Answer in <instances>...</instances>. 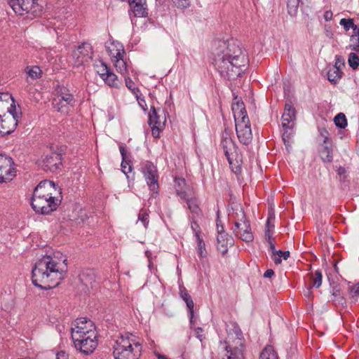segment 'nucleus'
Listing matches in <instances>:
<instances>
[{
  "mask_svg": "<svg viewBox=\"0 0 359 359\" xmlns=\"http://www.w3.org/2000/svg\"><path fill=\"white\" fill-rule=\"evenodd\" d=\"M213 63L226 79H234L246 69L248 59L241 43L235 39L219 41L213 52Z\"/></svg>",
  "mask_w": 359,
  "mask_h": 359,
  "instance_id": "nucleus-1",
  "label": "nucleus"
},
{
  "mask_svg": "<svg viewBox=\"0 0 359 359\" xmlns=\"http://www.w3.org/2000/svg\"><path fill=\"white\" fill-rule=\"evenodd\" d=\"M67 272V259L62 255L45 256L32 269V283L36 287L48 290L57 286Z\"/></svg>",
  "mask_w": 359,
  "mask_h": 359,
  "instance_id": "nucleus-2",
  "label": "nucleus"
},
{
  "mask_svg": "<svg viewBox=\"0 0 359 359\" xmlns=\"http://www.w3.org/2000/svg\"><path fill=\"white\" fill-rule=\"evenodd\" d=\"M75 348L86 355L92 353L97 346V333L90 320L76 319L71 328Z\"/></svg>",
  "mask_w": 359,
  "mask_h": 359,
  "instance_id": "nucleus-3",
  "label": "nucleus"
},
{
  "mask_svg": "<svg viewBox=\"0 0 359 359\" xmlns=\"http://www.w3.org/2000/svg\"><path fill=\"white\" fill-rule=\"evenodd\" d=\"M14 102L10 94H0V134L1 135L13 133L21 118L20 109L19 107H16Z\"/></svg>",
  "mask_w": 359,
  "mask_h": 359,
  "instance_id": "nucleus-4",
  "label": "nucleus"
},
{
  "mask_svg": "<svg viewBox=\"0 0 359 359\" xmlns=\"http://www.w3.org/2000/svg\"><path fill=\"white\" fill-rule=\"evenodd\" d=\"M142 350L141 339L132 333L120 334L114 339L113 355L115 359H139Z\"/></svg>",
  "mask_w": 359,
  "mask_h": 359,
  "instance_id": "nucleus-5",
  "label": "nucleus"
},
{
  "mask_svg": "<svg viewBox=\"0 0 359 359\" xmlns=\"http://www.w3.org/2000/svg\"><path fill=\"white\" fill-rule=\"evenodd\" d=\"M231 108L235 119L238 139L241 144L248 145L252 140V133L244 103L238 101L233 103Z\"/></svg>",
  "mask_w": 359,
  "mask_h": 359,
  "instance_id": "nucleus-6",
  "label": "nucleus"
},
{
  "mask_svg": "<svg viewBox=\"0 0 359 359\" xmlns=\"http://www.w3.org/2000/svg\"><path fill=\"white\" fill-rule=\"evenodd\" d=\"M221 147L231 165L239 166L242 162V154L231 137L230 130L225 129L222 135Z\"/></svg>",
  "mask_w": 359,
  "mask_h": 359,
  "instance_id": "nucleus-7",
  "label": "nucleus"
},
{
  "mask_svg": "<svg viewBox=\"0 0 359 359\" xmlns=\"http://www.w3.org/2000/svg\"><path fill=\"white\" fill-rule=\"evenodd\" d=\"M60 199L48 198V196H32L31 205L35 212L41 214H49L55 210Z\"/></svg>",
  "mask_w": 359,
  "mask_h": 359,
  "instance_id": "nucleus-8",
  "label": "nucleus"
},
{
  "mask_svg": "<svg viewBox=\"0 0 359 359\" xmlns=\"http://www.w3.org/2000/svg\"><path fill=\"white\" fill-rule=\"evenodd\" d=\"M32 196H48V198L60 199V188L55 184L53 181H41L35 188Z\"/></svg>",
  "mask_w": 359,
  "mask_h": 359,
  "instance_id": "nucleus-9",
  "label": "nucleus"
},
{
  "mask_svg": "<svg viewBox=\"0 0 359 359\" xmlns=\"http://www.w3.org/2000/svg\"><path fill=\"white\" fill-rule=\"evenodd\" d=\"M74 103L75 100L73 95L65 87L60 88L53 100V107L60 112L67 111L68 107H73Z\"/></svg>",
  "mask_w": 359,
  "mask_h": 359,
  "instance_id": "nucleus-10",
  "label": "nucleus"
},
{
  "mask_svg": "<svg viewBox=\"0 0 359 359\" xmlns=\"http://www.w3.org/2000/svg\"><path fill=\"white\" fill-rule=\"evenodd\" d=\"M92 55L93 48L91 45L88 43H83L73 51V65L76 67L84 65L92 59Z\"/></svg>",
  "mask_w": 359,
  "mask_h": 359,
  "instance_id": "nucleus-11",
  "label": "nucleus"
},
{
  "mask_svg": "<svg viewBox=\"0 0 359 359\" xmlns=\"http://www.w3.org/2000/svg\"><path fill=\"white\" fill-rule=\"evenodd\" d=\"M141 171L151 191H156L158 189V175L156 167L149 161L142 163Z\"/></svg>",
  "mask_w": 359,
  "mask_h": 359,
  "instance_id": "nucleus-12",
  "label": "nucleus"
},
{
  "mask_svg": "<svg viewBox=\"0 0 359 359\" xmlns=\"http://www.w3.org/2000/svg\"><path fill=\"white\" fill-rule=\"evenodd\" d=\"M36 1V0H8V2L15 13L23 15L26 13H34L37 11L39 6Z\"/></svg>",
  "mask_w": 359,
  "mask_h": 359,
  "instance_id": "nucleus-13",
  "label": "nucleus"
},
{
  "mask_svg": "<svg viewBox=\"0 0 359 359\" xmlns=\"http://www.w3.org/2000/svg\"><path fill=\"white\" fill-rule=\"evenodd\" d=\"M12 158L0 155V182L11 180L15 175Z\"/></svg>",
  "mask_w": 359,
  "mask_h": 359,
  "instance_id": "nucleus-14",
  "label": "nucleus"
},
{
  "mask_svg": "<svg viewBox=\"0 0 359 359\" xmlns=\"http://www.w3.org/2000/svg\"><path fill=\"white\" fill-rule=\"evenodd\" d=\"M221 359H245L243 340L237 338L233 344L227 345Z\"/></svg>",
  "mask_w": 359,
  "mask_h": 359,
  "instance_id": "nucleus-15",
  "label": "nucleus"
},
{
  "mask_svg": "<svg viewBox=\"0 0 359 359\" xmlns=\"http://www.w3.org/2000/svg\"><path fill=\"white\" fill-rule=\"evenodd\" d=\"M42 166L44 170L55 172L62 166V156L60 154L50 151L44 155L42 159Z\"/></svg>",
  "mask_w": 359,
  "mask_h": 359,
  "instance_id": "nucleus-16",
  "label": "nucleus"
},
{
  "mask_svg": "<svg viewBox=\"0 0 359 359\" xmlns=\"http://www.w3.org/2000/svg\"><path fill=\"white\" fill-rule=\"evenodd\" d=\"M217 227L218 235L217 237V248L222 254L227 252L228 248L233 245V239L224 231L222 226H219V221H217Z\"/></svg>",
  "mask_w": 359,
  "mask_h": 359,
  "instance_id": "nucleus-17",
  "label": "nucleus"
},
{
  "mask_svg": "<svg viewBox=\"0 0 359 359\" xmlns=\"http://www.w3.org/2000/svg\"><path fill=\"white\" fill-rule=\"evenodd\" d=\"M130 11L137 18H144L148 14L146 0H128Z\"/></svg>",
  "mask_w": 359,
  "mask_h": 359,
  "instance_id": "nucleus-18",
  "label": "nucleus"
},
{
  "mask_svg": "<svg viewBox=\"0 0 359 359\" xmlns=\"http://www.w3.org/2000/svg\"><path fill=\"white\" fill-rule=\"evenodd\" d=\"M233 212L230 215L231 219L233 220L235 226L238 229L239 226H243L246 228V224L249 221L246 219L245 213L239 204H236L232 208Z\"/></svg>",
  "mask_w": 359,
  "mask_h": 359,
  "instance_id": "nucleus-19",
  "label": "nucleus"
},
{
  "mask_svg": "<svg viewBox=\"0 0 359 359\" xmlns=\"http://www.w3.org/2000/svg\"><path fill=\"white\" fill-rule=\"evenodd\" d=\"M175 182L177 194L182 199H187L188 196H191L192 189L189 186L187 185L184 178H175Z\"/></svg>",
  "mask_w": 359,
  "mask_h": 359,
  "instance_id": "nucleus-20",
  "label": "nucleus"
},
{
  "mask_svg": "<svg viewBox=\"0 0 359 359\" xmlns=\"http://www.w3.org/2000/svg\"><path fill=\"white\" fill-rule=\"evenodd\" d=\"M106 48L111 60L119 57H124L126 53L123 46L118 41L110 42Z\"/></svg>",
  "mask_w": 359,
  "mask_h": 359,
  "instance_id": "nucleus-21",
  "label": "nucleus"
},
{
  "mask_svg": "<svg viewBox=\"0 0 359 359\" xmlns=\"http://www.w3.org/2000/svg\"><path fill=\"white\" fill-rule=\"evenodd\" d=\"M233 231L235 235L241 238L243 241L250 242L253 240L250 222L246 224V228L243 226H239V228L237 229L234 226Z\"/></svg>",
  "mask_w": 359,
  "mask_h": 359,
  "instance_id": "nucleus-22",
  "label": "nucleus"
},
{
  "mask_svg": "<svg viewBox=\"0 0 359 359\" xmlns=\"http://www.w3.org/2000/svg\"><path fill=\"white\" fill-rule=\"evenodd\" d=\"M295 120V111L294 109L289 104H286L285 106V110L282 115V126L287 127L291 126L290 125Z\"/></svg>",
  "mask_w": 359,
  "mask_h": 359,
  "instance_id": "nucleus-23",
  "label": "nucleus"
},
{
  "mask_svg": "<svg viewBox=\"0 0 359 359\" xmlns=\"http://www.w3.org/2000/svg\"><path fill=\"white\" fill-rule=\"evenodd\" d=\"M151 118H154L153 121H154V122H156V123L158 122L161 118H163V127L165 126V124L166 122L165 115L164 114L163 111L161 110L160 108L156 109L152 107L151 109V111L149 114V126H154L155 124H154V123L151 122Z\"/></svg>",
  "mask_w": 359,
  "mask_h": 359,
  "instance_id": "nucleus-24",
  "label": "nucleus"
},
{
  "mask_svg": "<svg viewBox=\"0 0 359 359\" xmlns=\"http://www.w3.org/2000/svg\"><path fill=\"white\" fill-rule=\"evenodd\" d=\"M342 72L339 66L335 64L330 67L327 72V79L332 83H337L341 78Z\"/></svg>",
  "mask_w": 359,
  "mask_h": 359,
  "instance_id": "nucleus-25",
  "label": "nucleus"
},
{
  "mask_svg": "<svg viewBox=\"0 0 359 359\" xmlns=\"http://www.w3.org/2000/svg\"><path fill=\"white\" fill-rule=\"evenodd\" d=\"M125 82L126 87L131 91V93L135 95V98L138 101L139 104L142 105L141 102L144 101V100L140 98L141 94L140 93V90L137 87H136L135 83L132 81V79L125 76Z\"/></svg>",
  "mask_w": 359,
  "mask_h": 359,
  "instance_id": "nucleus-26",
  "label": "nucleus"
},
{
  "mask_svg": "<svg viewBox=\"0 0 359 359\" xmlns=\"http://www.w3.org/2000/svg\"><path fill=\"white\" fill-rule=\"evenodd\" d=\"M111 62L114 63V66L118 73L124 76L127 74L128 65L123 57L112 59Z\"/></svg>",
  "mask_w": 359,
  "mask_h": 359,
  "instance_id": "nucleus-27",
  "label": "nucleus"
},
{
  "mask_svg": "<svg viewBox=\"0 0 359 359\" xmlns=\"http://www.w3.org/2000/svg\"><path fill=\"white\" fill-rule=\"evenodd\" d=\"M320 155L321 159L324 162H332L333 160L332 144H325V145L320 151Z\"/></svg>",
  "mask_w": 359,
  "mask_h": 359,
  "instance_id": "nucleus-28",
  "label": "nucleus"
},
{
  "mask_svg": "<svg viewBox=\"0 0 359 359\" xmlns=\"http://www.w3.org/2000/svg\"><path fill=\"white\" fill-rule=\"evenodd\" d=\"M102 79L105 82L106 84L111 87H118L119 81L118 76L111 70H109V72H107V74Z\"/></svg>",
  "mask_w": 359,
  "mask_h": 359,
  "instance_id": "nucleus-29",
  "label": "nucleus"
},
{
  "mask_svg": "<svg viewBox=\"0 0 359 359\" xmlns=\"http://www.w3.org/2000/svg\"><path fill=\"white\" fill-rule=\"evenodd\" d=\"M25 71L27 75V82H29L28 78H30L32 80H35L40 78L41 75V70L38 66H28L26 67Z\"/></svg>",
  "mask_w": 359,
  "mask_h": 359,
  "instance_id": "nucleus-30",
  "label": "nucleus"
},
{
  "mask_svg": "<svg viewBox=\"0 0 359 359\" xmlns=\"http://www.w3.org/2000/svg\"><path fill=\"white\" fill-rule=\"evenodd\" d=\"M311 285L310 287L318 288L322 284L323 275L320 270H317L314 273L311 274ZM310 289H308V292H310Z\"/></svg>",
  "mask_w": 359,
  "mask_h": 359,
  "instance_id": "nucleus-31",
  "label": "nucleus"
},
{
  "mask_svg": "<svg viewBox=\"0 0 359 359\" xmlns=\"http://www.w3.org/2000/svg\"><path fill=\"white\" fill-rule=\"evenodd\" d=\"M196 238L198 243L197 253L201 259L205 258L207 256V251L205 243L201 237L199 232H196Z\"/></svg>",
  "mask_w": 359,
  "mask_h": 359,
  "instance_id": "nucleus-32",
  "label": "nucleus"
},
{
  "mask_svg": "<svg viewBox=\"0 0 359 359\" xmlns=\"http://www.w3.org/2000/svg\"><path fill=\"white\" fill-rule=\"evenodd\" d=\"M94 68L95 72L100 76L102 79L104 78V76L110 70L107 65L101 60L96 61L94 63Z\"/></svg>",
  "mask_w": 359,
  "mask_h": 359,
  "instance_id": "nucleus-33",
  "label": "nucleus"
},
{
  "mask_svg": "<svg viewBox=\"0 0 359 359\" xmlns=\"http://www.w3.org/2000/svg\"><path fill=\"white\" fill-rule=\"evenodd\" d=\"M94 272L91 270H86L82 272L80 275V279L81 282L86 286L91 285L95 280Z\"/></svg>",
  "mask_w": 359,
  "mask_h": 359,
  "instance_id": "nucleus-34",
  "label": "nucleus"
},
{
  "mask_svg": "<svg viewBox=\"0 0 359 359\" xmlns=\"http://www.w3.org/2000/svg\"><path fill=\"white\" fill-rule=\"evenodd\" d=\"M259 359H278V355L273 346H267L262 351Z\"/></svg>",
  "mask_w": 359,
  "mask_h": 359,
  "instance_id": "nucleus-35",
  "label": "nucleus"
},
{
  "mask_svg": "<svg viewBox=\"0 0 359 359\" xmlns=\"http://www.w3.org/2000/svg\"><path fill=\"white\" fill-rule=\"evenodd\" d=\"M339 25L342 26L345 31H348L350 29H353V32L358 29L359 27L354 24V20L352 18H342Z\"/></svg>",
  "mask_w": 359,
  "mask_h": 359,
  "instance_id": "nucleus-36",
  "label": "nucleus"
},
{
  "mask_svg": "<svg viewBox=\"0 0 359 359\" xmlns=\"http://www.w3.org/2000/svg\"><path fill=\"white\" fill-rule=\"evenodd\" d=\"M351 44L349 47L355 52H359V29L353 32L350 39Z\"/></svg>",
  "mask_w": 359,
  "mask_h": 359,
  "instance_id": "nucleus-37",
  "label": "nucleus"
},
{
  "mask_svg": "<svg viewBox=\"0 0 359 359\" xmlns=\"http://www.w3.org/2000/svg\"><path fill=\"white\" fill-rule=\"evenodd\" d=\"M154 118H151V122L152 123H154V124H157L156 125H154V126H151V133H152V135L155 138H158L159 137V134H160V131L161 130H163V128H164L163 127V118H161L160 119V121L158 122H154V121H153Z\"/></svg>",
  "mask_w": 359,
  "mask_h": 359,
  "instance_id": "nucleus-38",
  "label": "nucleus"
},
{
  "mask_svg": "<svg viewBox=\"0 0 359 359\" xmlns=\"http://www.w3.org/2000/svg\"><path fill=\"white\" fill-rule=\"evenodd\" d=\"M284 132L283 133V140L284 142V144L287 149L288 147H290V141L292 137V124H291V126L287 127H283Z\"/></svg>",
  "mask_w": 359,
  "mask_h": 359,
  "instance_id": "nucleus-39",
  "label": "nucleus"
},
{
  "mask_svg": "<svg viewBox=\"0 0 359 359\" xmlns=\"http://www.w3.org/2000/svg\"><path fill=\"white\" fill-rule=\"evenodd\" d=\"M335 125L340 128H344L347 126L346 116L343 113L338 114L334 118Z\"/></svg>",
  "mask_w": 359,
  "mask_h": 359,
  "instance_id": "nucleus-40",
  "label": "nucleus"
},
{
  "mask_svg": "<svg viewBox=\"0 0 359 359\" xmlns=\"http://www.w3.org/2000/svg\"><path fill=\"white\" fill-rule=\"evenodd\" d=\"M299 3V0H287V9L290 15H296Z\"/></svg>",
  "mask_w": 359,
  "mask_h": 359,
  "instance_id": "nucleus-41",
  "label": "nucleus"
},
{
  "mask_svg": "<svg viewBox=\"0 0 359 359\" xmlns=\"http://www.w3.org/2000/svg\"><path fill=\"white\" fill-rule=\"evenodd\" d=\"M348 62L353 69H356L359 66V57L355 53H351L348 55Z\"/></svg>",
  "mask_w": 359,
  "mask_h": 359,
  "instance_id": "nucleus-42",
  "label": "nucleus"
},
{
  "mask_svg": "<svg viewBox=\"0 0 359 359\" xmlns=\"http://www.w3.org/2000/svg\"><path fill=\"white\" fill-rule=\"evenodd\" d=\"M290 257V252L289 251H281L278 250L276 253V255L273 257V259L274 261V263L276 264H279L281 263V257H283L284 259H287Z\"/></svg>",
  "mask_w": 359,
  "mask_h": 359,
  "instance_id": "nucleus-43",
  "label": "nucleus"
},
{
  "mask_svg": "<svg viewBox=\"0 0 359 359\" xmlns=\"http://www.w3.org/2000/svg\"><path fill=\"white\" fill-rule=\"evenodd\" d=\"M138 220L140 221L144 228H147L149 225V215L147 212V210L142 209L140 210L139 215H138Z\"/></svg>",
  "mask_w": 359,
  "mask_h": 359,
  "instance_id": "nucleus-44",
  "label": "nucleus"
},
{
  "mask_svg": "<svg viewBox=\"0 0 359 359\" xmlns=\"http://www.w3.org/2000/svg\"><path fill=\"white\" fill-rule=\"evenodd\" d=\"M187 202L188 208L191 211V212L198 215L200 210L196 204V201L193 199H190L189 196L187 197V199H184Z\"/></svg>",
  "mask_w": 359,
  "mask_h": 359,
  "instance_id": "nucleus-45",
  "label": "nucleus"
},
{
  "mask_svg": "<svg viewBox=\"0 0 359 359\" xmlns=\"http://www.w3.org/2000/svg\"><path fill=\"white\" fill-rule=\"evenodd\" d=\"M265 237L269 243V248L272 254L271 257L273 258L274 255H276V253L277 252L278 250H276L275 248V245L272 241L271 235L269 233V231H268V233H265Z\"/></svg>",
  "mask_w": 359,
  "mask_h": 359,
  "instance_id": "nucleus-46",
  "label": "nucleus"
},
{
  "mask_svg": "<svg viewBox=\"0 0 359 359\" xmlns=\"http://www.w3.org/2000/svg\"><path fill=\"white\" fill-rule=\"evenodd\" d=\"M274 215H269L268 219H267V221H266V231H265V233H268V231H269V233L272 236V233H273V229L274 228V225L272 224H271V221L272 220H274Z\"/></svg>",
  "mask_w": 359,
  "mask_h": 359,
  "instance_id": "nucleus-47",
  "label": "nucleus"
},
{
  "mask_svg": "<svg viewBox=\"0 0 359 359\" xmlns=\"http://www.w3.org/2000/svg\"><path fill=\"white\" fill-rule=\"evenodd\" d=\"M320 135L323 138V142L324 144H330L331 143L328 137V132L326 129L322 128L320 130Z\"/></svg>",
  "mask_w": 359,
  "mask_h": 359,
  "instance_id": "nucleus-48",
  "label": "nucleus"
},
{
  "mask_svg": "<svg viewBox=\"0 0 359 359\" xmlns=\"http://www.w3.org/2000/svg\"><path fill=\"white\" fill-rule=\"evenodd\" d=\"M121 169L123 172L125 174H128V172H130L132 170V167L130 165L129 162L126 161V159L122 161L121 163Z\"/></svg>",
  "mask_w": 359,
  "mask_h": 359,
  "instance_id": "nucleus-49",
  "label": "nucleus"
},
{
  "mask_svg": "<svg viewBox=\"0 0 359 359\" xmlns=\"http://www.w3.org/2000/svg\"><path fill=\"white\" fill-rule=\"evenodd\" d=\"M184 301L186 302L187 309L189 310V313H191L192 315V313H194V303L191 296L189 297L187 299H185Z\"/></svg>",
  "mask_w": 359,
  "mask_h": 359,
  "instance_id": "nucleus-50",
  "label": "nucleus"
},
{
  "mask_svg": "<svg viewBox=\"0 0 359 359\" xmlns=\"http://www.w3.org/2000/svg\"><path fill=\"white\" fill-rule=\"evenodd\" d=\"M184 301L186 302L187 309L189 310V313H191L192 315V313H194V303L191 296L189 297L187 299H185Z\"/></svg>",
  "mask_w": 359,
  "mask_h": 359,
  "instance_id": "nucleus-51",
  "label": "nucleus"
},
{
  "mask_svg": "<svg viewBox=\"0 0 359 359\" xmlns=\"http://www.w3.org/2000/svg\"><path fill=\"white\" fill-rule=\"evenodd\" d=\"M177 7L187 8L189 6V0H172Z\"/></svg>",
  "mask_w": 359,
  "mask_h": 359,
  "instance_id": "nucleus-52",
  "label": "nucleus"
},
{
  "mask_svg": "<svg viewBox=\"0 0 359 359\" xmlns=\"http://www.w3.org/2000/svg\"><path fill=\"white\" fill-rule=\"evenodd\" d=\"M333 13L330 10L325 11L323 14V18L326 21H330L332 19Z\"/></svg>",
  "mask_w": 359,
  "mask_h": 359,
  "instance_id": "nucleus-53",
  "label": "nucleus"
},
{
  "mask_svg": "<svg viewBox=\"0 0 359 359\" xmlns=\"http://www.w3.org/2000/svg\"><path fill=\"white\" fill-rule=\"evenodd\" d=\"M181 298L184 300L185 299H187L189 297H190L189 294L188 293L187 290L184 287L180 288V292Z\"/></svg>",
  "mask_w": 359,
  "mask_h": 359,
  "instance_id": "nucleus-54",
  "label": "nucleus"
},
{
  "mask_svg": "<svg viewBox=\"0 0 359 359\" xmlns=\"http://www.w3.org/2000/svg\"><path fill=\"white\" fill-rule=\"evenodd\" d=\"M351 291L355 295H356V296L358 295L359 294V284H356V285L352 286L351 288Z\"/></svg>",
  "mask_w": 359,
  "mask_h": 359,
  "instance_id": "nucleus-55",
  "label": "nucleus"
},
{
  "mask_svg": "<svg viewBox=\"0 0 359 359\" xmlns=\"http://www.w3.org/2000/svg\"><path fill=\"white\" fill-rule=\"evenodd\" d=\"M273 274L274 271L272 269H267L264 273V277L266 278H271L273 276Z\"/></svg>",
  "mask_w": 359,
  "mask_h": 359,
  "instance_id": "nucleus-56",
  "label": "nucleus"
},
{
  "mask_svg": "<svg viewBox=\"0 0 359 359\" xmlns=\"http://www.w3.org/2000/svg\"><path fill=\"white\" fill-rule=\"evenodd\" d=\"M325 34H326V36L329 38H332L333 36V33L331 31L330 29V27H327V26H325Z\"/></svg>",
  "mask_w": 359,
  "mask_h": 359,
  "instance_id": "nucleus-57",
  "label": "nucleus"
},
{
  "mask_svg": "<svg viewBox=\"0 0 359 359\" xmlns=\"http://www.w3.org/2000/svg\"><path fill=\"white\" fill-rule=\"evenodd\" d=\"M67 358H68L67 355L63 351L59 352L57 354V359H67Z\"/></svg>",
  "mask_w": 359,
  "mask_h": 359,
  "instance_id": "nucleus-58",
  "label": "nucleus"
},
{
  "mask_svg": "<svg viewBox=\"0 0 359 359\" xmlns=\"http://www.w3.org/2000/svg\"><path fill=\"white\" fill-rule=\"evenodd\" d=\"M346 172V170L344 167H339V168L337 169V173L338 175H344L345 173Z\"/></svg>",
  "mask_w": 359,
  "mask_h": 359,
  "instance_id": "nucleus-59",
  "label": "nucleus"
},
{
  "mask_svg": "<svg viewBox=\"0 0 359 359\" xmlns=\"http://www.w3.org/2000/svg\"><path fill=\"white\" fill-rule=\"evenodd\" d=\"M119 150H120V152H121V154L122 156V159L123 160L126 159V150H125L124 147H123V145H120Z\"/></svg>",
  "mask_w": 359,
  "mask_h": 359,
  "instance_id": "nucleus-60",
  "label": "nucleus"
},
{
  "mask_svg": "<svg viewBox=\"0 0 359 359\" xmlns=\"http://www.w3.org/2000/svg\"><path fill=\"white\" fill-rule=\"evenodd\" d=\"M196 334H197V337L201 340L202 341V339H203V335L201 334V332H202V328L201 327H198L196 329Z\"/></svg>",
  "mask_w": 359,
  "mask_h": 359,
  "instance_id": "nucleus-61",
  "label": "nucleus"
},
{
  "mask_svg": "<svg viewBox=\"0 0 359 359\" xmlns=\"http://www.w3.org/2000/svg\"><path fill=\"white\" fill-rule=\"evenodd\" d=\"M189 316L190 323L191 325L194 324L196 320H195V318H194V313H192V315L191 313H189Z\"/></svg>",
  "mask_w": 359,
  "mask_h": 359,
  "instance_id": "nucleus-62",
  "label": "nucleus"
},
{
  "mask_svg": "<svg viewBox=\"0 0 359 359\" xmlns=\"http://www.w3.org/2000/svg\"><path fill=\"white\" fill-rule=\"evenodd\" d=\"M195 226H197V224L196 222H194L192 224H191V228L194 229V232H198L196 229H195Z\"/></svg>",
  "mask_w": 359,
  "mask_h": 359,
  "instance_id": "nucleus-63",
  "label": "nucleus"
},
{
  "mask_svg": "<svg viewBox=\"0 0 359 359\" xmlns=\"http://www.w3.org/2000/svg\"><path fill=\"white\" fill-rule=\"evenodd\" d=\"M158 359H169V358H166L165 355L158 354Z\"/></svg>",
  "mask_w": 359,
  "mask_h": 359,
  "instance_id": "nucleus-64",
  "label": "nucleus"
}]
</instances>
